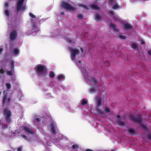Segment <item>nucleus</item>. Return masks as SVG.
I'll return each instance as SVG.
<instances>
[{
    "label": "nucleus",
    "instance_id": "obj_45",
    "mask_svg": "<svg viewBox=\"0 0 151 151\" xmlns=\"http://www.w3.org/2000/svg\"><path fill=\"white\" fill-rule=\"evenodd\" d=\"M147 52L149 55H151V49L150 50L148 51Z\"/></svg>",
    "mask_w": 151,
    "mask_h": 151
},
{
    "label": "nucleus",
    "instance_id": "obj_12",
    "mask_svg": "<svg viewBox=\"0 0 151 151\" xmlns=\"http://www.w3.org/2000/svg\"><path fill=\"white\" fill-rule=\"evenodd\" d=\"M110 27L113 29L114 31L119 32V29L117 28L115 24H113L112 23H110Z\"/></svg>",
    "mask_w": 151,
    "mask_h": 151
},
{
    "label": "nucleus",
    "instance_id": "obj_55",
    "mask_svg": "<svg viewBox=\"0 0 151 151\" xmlns=\"http://www.w3.org/2000/svg\"><path fill=\"white\" fill-rule=\"evenodd\" d=\"M111 151H114V150H113V149H112L111 150Z\"/></svg>",
    "mask_w": 151,
    "mask_h": 151
},
{
    "label": "nucleus",
    "instance_id": "obj_15",
    "mask_svg": "<svg viewBox=\"0 0 151 151\" xmlns=\"http://www.w3.org/2000/svg\"><path fill=\"white\" fill-rule=\"evenodd\" d=\"M6 73L8 76H12L14 73V69H11L10 70L6 71Z\"/></svg>",
    "mask_w": 151,
    "mask_h": 151
},
{
    "label": "nucleus",
    "instance_id": "obj_37",
    "mask_svg": "<svg viewBox=\"0 0 151 151\" xmlns=\"http://www.w3.org/2000/svg\"><path fill=\"white\" fill-rule=\"evenodd\" d=\"M119 38L122 39H125L126 38V37L125 36H123L121 35L119 36Z\"/></svg>",
    "mask_w": 151,
    "mask_h": 151
},
{
    "label": "nucleus",
    "instance_id": "obj_3",
    "mask_svg": "<svg viewBox=\"0 0 151 151\" xmlns=\"http://www.w3.org/2000/svg\"><path fill=\"white\" fill-rule=\"evenodd\" d=\"M61 6L62 7L69 11H74L76 10V8L73 7L71 5L65 1L62 2Z\"/></svg>",
    "mask_w": 151,
    "mask_h": 151
},
{
    "label": "nucleus",
    "instance_id": "obj_24",
    "mask_svg": "<svg viewBox=\"0 0 151 151\" xmlns=\"http://www.w3.org/2000/svg\"><path fill=\"white\" fill-rule=\"evenodd\" d=\"M97 88H92L90 90V92L91 93H95V92H96V91H97Z\"/></svg>",
    "mask_w": 151,
    "mask_h": 151
},
{
    "label": "nucleus",
    "instance_id": "obj_17",
    "mask_svg": "<svg viewBox=\"0 0 151 151\" xmlns=\"http://www.w3.org/2000/svg\"><path fill=\"white\" fill-rule=\"evenodd\" d=\"M91 7L93 9L96 10L100 9L97 5L93 4H91Z\"/></svg>",
    "mask_w": 151,
    "mask_h": 151
},
{
    "label": "nucleus",
    "instance_id": "obj_34",
    "mask_svg": "<svg viewBox=\"0 0 151 151\" xmlns=\"http://www.w3.org/2000/svg\"><path fill=\"white\" fill-rule=\"evenodd\" d=\"M104 111L106 112L110 113V111L108 107H106L104 109Z\"/></svg>",
    "mask_w": 151,
    "mask_h": 151
},
{
    "label": "nucleus",
    "instance_id": "obj_29",
    "mask_svg": "<svg viewBox=\"0 0 151 151\" xmlns=\"http://www.w3.org/2000/svg\"><path fill=\"white\" fill-rule=\"evenodd\" d=\"M77 17L79 19H82L83 18V15L81 14H79L77 15Z\"/></svg>",
    "mask_w": 151,
    "mask_h": 151
},
{
    "label": "nucleus",
    "instance_id": "obj_28",
    "mask_svg": "<svg viewBox=\"0 0 151 151\" xmlns=\"http://www.w3.org/2000/svg\"><path fill=\"white\" fill-rule=\"evenodd\" d=\"M128 132L130 133V134L131 135L135 133V131L132 129H128Z\"/></svg>",
    "mask_w": 151,
    "mask_h": 151
},
{
    "label": "nucleus",
    "instance_id": "obj_41",
    "mask_svg": "<svg viewBox=\"0 0 151 151\" xmlns=\"http://www.w3.org/2000/svg\"><path fill=\"white\" fill-rule=\"evenodd\" d=\"M35 120L39 122L41 121V119L39 118H36L35 119Z\"/></svg>",
    "mask_w": 151,
    "mask_h": 151
},
{
    "label": "nucleus",
    "instance_id": "obj_25",
    "mask_svg": "<svg viewBox=\"0 0 151 151\" xmlns=\"http://www.w3.org/2000/svg\"><path fill=\"white\" fill-rule=\"evenodd\" d=\"M72 147L73 150L75 149H77L79 147V145L77 144H74L72 146Z\"/></svg>",
    "mask_w": 151,
    "mask_h": 151
},
{
    "label": "nucleus",
    "instance_id": "obj_8",
    "mask_svg": "<svg viewBox=\"0 0 151 151\" xmlns=\"http://www.w3.org/2000/svg\"><path fill=\"white\" fill-rule=\"evenodd\" d=\"M69 50L71 52V59L72 60H74L76 58V54H78L79 50L77 49H73L72 47H69Z\"/></svg>",
    "mask_w": 151,
    "mask_h": 151
},
{
    "label": "nucleus",
    "instance_id": "obj_10",
    "mask_svg": "<svg viewBox=\"0 0 151 151\" xmlns=\"http://www.w3.org/2000/svg\"><path fill=\"white\" fill-rule=\"evenodd\" d=\"M124 29L125 30H128L133 29L131 24L128 23H125L123 24Z\"/></svg>",
    "mask_w": 151,
    "mask_h": 151
},
{
    "label": "nucleus",
    "instance_id": "obj_6",
    "mask_svg": "<svg viewBox=\"0 0 151 151\" xmlns=\"http://www.w3.org/2000/svg\"><path fill=\"white\" fill-rule=\"evenodd\" d=\"M32 26L31 29L30 28V29L27 31L26 33L27 35H32L34 32H37V31L36 24L34 23H32Z\"/></svg>",
    "mask_w": 151,
    "mask_h": 151
},
{
    "label": "nucleus",
    "instance_id": "obj_23",
    "mask_svg": "<svg viewBox=\"0 0 151 151\" xmlns=\"http://www.w3.org/2000/svg\"><path fill=\"white\" fill-rule=\"evenodd\" d=\"M49 76L50 78H54L55 77V74L54 72L52 71H50Z\"/></svg>",
    "mask_w": 151,
    "mask_h": 151
},
{
    "label": "nucleus",
    "instance_id": "obj_52",
    "mask_svg": "<svg viewBox=\"0 0 151 151\" xmlns=\"http://www.w3.org/2000/svg\"><path fill=\"white\" fill-rule=\"evenodd\" d=\"M61 15H64V12H62L61 13Z\"/></svg>",
    "mask_w": 151,
    "mask_h": 151
},
{
    "label": "nucleus",
    "instance_id": "obj_14",
    "mask_svg": "<svg viewBox=\"0 0 151 151\" xmlns=\"http://www.w3.org/2000/svg\"><path fill=\"white\" fill-rule=\"evenodd\" d=\"M23 128L25 131L28 133L32 134L34 133L33 131L30 129L29 128L27 127L26 126H24Z\"/></svg>",
    "mask_w": 151,
    "mask_h": 151
},
{
    "label": "nucleus",
    "instance_id": "obj_54",
    "mask_svg": "<svg viewBox=\"0 0 151 151\" xmlns=\"http://www.w3.org/2000/svg\"><path fill=\"white\" fill-rule=\"evenodd\" d=\"M78 62L79 63H81V61H78Z\"/></svg>",
    "mask_w": 151,
    "mask_h": 151
},
{
    "label": "nucleus",
    "instance_id": "obj_48",
    "mask_svg": "<svg viewBox=\"0 0 151 151\" xmlns=\"http://www.w3.org/2000/svg\"><path fill=\"white\" fill-rule=\"evenodd\" d=\"M80 50H81L82 53H83L84 52V50H83V48L82 47H81L80 48Z\"/></svg>",
    "mask_w": 151,
    "mask_h": 151
},
{
    "label": "nucleus",
    "instance_id": "obj_11",
    "mask_svg": "<svg viewBox=\"0 0 151 151\" xmlns=\"http://www.w3.org/2000/svg\"><path fill=\"white\" fill-rule=\"evenodd\" d=\"M5 91H4L3 92V94L4 95L3 96V99L2 101V103L3 105L5 104L6 103V101L7 100V96H8V93H5Z\"/></svg>",
    "mask_w": 151,
    "mask_h": 151
},
{
    "label": "nucleus",
    "instance_id": "obj_18",
    "mask_svg": "<svg viewBox=\"0 0 151 151\" xmlns=\"http://www.w3.org/2000/svg\"><path fill=\"white\" fill-rule=\"evenodd\" d=\"M66 41L67 42L70 43H73L74 44L75 42V41L74 40H71L70 38H66Z\"/></svg>",
    "mask_w": 151,
    "mask_h": 151
},
{
    "label": "nucleus",
    "instance_id": "obj_39",
    "mask_svg": "<svg viewBox=\"0 0 151 151\" xmlns=\"http://www.w3.org/2000/svg\"><path fill=\"white\" fill-rule=\"evenodd\" d=\"M9 5L8 2H6L4 4V6L5 7L7 8L9 6Z\"/></svg>",
    "mask_w": 151,
    "mask_h": 151
},
{
    "label": "nucleus",
    "instance_id": "obj_35",
    "mask_svg": "<svg viewBox=\"0 0 151 151\" xmlns=\"http://www.w3.org/2000/svg\"><path fill=\"white\" fill-rule=\"evenodd\" d=\"M29 15L30 17L33 18H34L36 17L33 14H32V13H29Z\"/></svg>",
    "mask_w": 151,
    "mask_h": 151
},
{
    "label": "nucleus",
    "instance_id": "obj_2",
    "mask_svg": "<svg viewBox=\"0 0 151 151\" xmlns=\"http://www.w3.org/2000/svg\"><path fill=\"white\" fill-rule=\"evenodd\" d=\"M129 118L132 121L138 123L139 124H141L142 122V115L141 114L136 115L135 117L132 115H130L129 116Z\"/></svg>",
    "mask_w": 151,
    "mask_h": 151
},
{
    "label": "nucleus",
    "instance_id": "obj_13",
    "mask_svg": "<svg viewBox=\"0 0 151 151\" xmlns=\"http://www.w3.org/2000/svg\"><path fill=\"white\" fill-rule=\"evenodd\" d=\"M50 130L52 133L53 134H55L56 133L55 128V125L51 123L50 125Z\"/></svg>",
    "mask_w": 151,
    "mask_h": 151
},
{
    "label": "nucleus",
    "instance_id": "obj_33",
    "mask_svg": "<svg viewBox=\"0 0 151 151\" xmlns=\"http://www.w3.org/2000/svg\"><path fill=\"white\" fill-rule=\"evenodd\" d=\"M6 86L7 89H9L11 87V84L9 83H6Z\"/></svg>",
    "mask_w": 151,
    "mask_h": 151
},
{
    "label": "nucleus",
    "instance_id": "obj_19",
    "mask_svg": "<svg viewBox=\"0 0 151 151\" xmlns=\"http://www.w3.org/2000/svg\"><path fill=\"white\" fill-rule=\"evenodd\" d=\"M13 52L14 54L17 55L19 53V50L17 48H15L13 50Z\"/></svg>",
    "mask_w": 151,
    "mask_h": 151
},
{
    "label": "nucleus",
    "instance_id": "obj_42",
    "mask_svg": "<svg viewBox=\"0 0 151 151\" xmlns=\"http://www.w3.org/2000/svg\"><path fill=\"white\" fill-rule=\"evenodd\" d=\"M148 139L151 140V134H149L148 136Z\"/></svg>",
    "mask_w": 151,
    "mask_h": 151
},
{
    "label": "nucleus",
    "instance_id": "obj_56",
    "mask_svg": "<svg viewBox=\"0 0 151 151\" xmlns=\"http://www.w3.org/2000/svg\"><path fill=\"white\" fill-rule=\"evenodd\" d=\"M1 92L0 91V95H1Z\"/></svg>",
    "mask_w": 151,
    "mask_h": 151
},
{
    "label": "nucleus",
    "instance_id": "obj_7",
    "mask_svg": "<svg viewBox=\"0 0 151 151\" xmlns=\"http://www.w3.org/2000/svg\"><path fill=\"white\" fill-rule=\"evenodd\" d=\"M4 115L5 116V120L8 123H10L11 120V112L9 110L4 109L3 111Z\"/></svg>",
    "mask_w": 151,
    "mask_h": 151
},
{
    "label": "nucleus",
    "instance_id": "obj_16",
    "mask_svg": "<svg viewBox=\"0 0 151 151\" xmlns=\"http://www.w3.org/2000/svg\"><path fill=\"white\" fill-rule=\"evenodd\" d=\"M116 122L118 123V124L121 126H123L125 124V122L121 121L120 119L117 121Z\"/></svg>",
    "mask_w": 151,
    "mask_h": 151
},
{
    "label": "nucleus",
    "instance_id": "obj_40",
    "mask_svg": "<svg viewBox=\"0 0 151 151\" xmlns=\"http://www.w3.org/2000/svg\"><path fill=\"white\" fill-rule=\"evenodd\" d=\"M4 73V70L2 68H1L0 70V73L3 74Z\"/></svg>",
    "mask_w": 151,
    "mask_h": 151
},
{
    "label": "nucleus",
    "instance_id": "obj_44",
    "mask_svg": "<svg viewBox=\"0 0 151 151\" xmlns=\"http://www.w3.org/2000/svg\"><path fill=\"white\" fill-rule=\"evenodd\" d=\"M22 148L21 147H18L17 149V151H22Z\"/></svg>",
    "mask_w": 151,
    "mask_h": 151
},
{
    "label": "nucleus",
    "instance_id": "obj_57",
    "mask_svg": "<svg viewBox=\"0 0 151 151\" xmlns=\"http://www.w3.org/2000/svg\"><path fill=\"white\" fill-rule=\"evenodd\" d=\"M7 151H12V150H7Z\"/></svg>",
    "mask_w": 151,
    "mask_h": 151
},
{
    "label": "nucleus",
    "instance_id": "obj_36",
    "mask_svg": "<svg viewBox=\"0 0 151 151\" xmlns=\"http://www.w3.org/2000/svg\"><path fill=\"white\" fill-rule=\"evenodd\" d=\"M142 127L145 130H147V126L145 125L144 124H142L141 125Z\"/></svg>",
    "mask_w": 151,
    "mask_h": 151
},
{
    "label": "nucleus",
    "instance_id": "obj_5",
    "mask_svg": "<svg viewBox=\"0 0 151 151\" xmlns=\"http://www.w3.org/2000/svg\"><path fill=\"white\" fill-rule=\"evenodd\" d=\"M25 0H19L16 3V9L17 12L21 10H24L25 7L23 4Z\"/></svg>",
    "mask_w": 151,
    "mask_h": 151
},
{
    "label": "nucleus",
    "instance_id": "obj_50",
    "mask_svg": "<svg viewBox=\"0 0 151 151\" xmlns=\"http://www.w3.org/2000/svg\"><path fill=\"white\" fill-rule=\"evenodd\" d=\"M10 100H11V99L10 98H8L7 99L8 102H9L10 101Z\"/></svg>",
    "mask_w": 151,
    "mask_h": 151
},
{
    "label": "nucleus",
    "instance_id": "obj_31",
    "mask_svg": "<svg viewBox=\"0 0 151 151\" xmlns=\"http://www.w3.org/2000/svg\"><path fill=\"white\" fill-rule=\"evenodd\" d=\"M87 101L85 99H83L82 100L81 102V105H84L85 104H87Z\"/></svg>",
    "mask_w": 151,
    "mask_h": 151
},
{
    "label": "nucleus",
    "instance_id": "obj_53",
    "mask_svg": "<svg viewBox=\"0 0 151 151\" xmlns=\"http://www.w3.org/2000/svg\"><path fill=\"white\" fill-rule=\"evenodd\" d=\"M114 19L116 20H117V18L116 17H115L114 18Z\"/></svg>",
    "mask_w": 151,
    "mask_h": 151
},
{
    "label": "nucleus",
    "instance_id": "obj_38",
    "mask_svg": "<svg viewBox=\"0 0 151 151\" xmlns=\"http://www.w3.org/2000/svg\"><path fill=\"white\" fill-rule=\"evenodd\" d=\"M109 13L110 14V16H113L114 15V13L113 11H109Z\"/></svg>",
    "mask_w": 151,
    "mask_h": 151
},
{
    "label": "nucleus",
    "instance_id": "obj_9",
    "mask_svg": "<svg viewBox=\"0 0 151 151\" xmlns=\"http://www.w3.org/2000/svg\"><path fill=\"white\" fill-rule=\"evenodd\" d=\"M17 36V33L16 31H13L10 34L9 38L11 41H14Z\"/></svg>",
    "mask_w": 151,
    "mask_h": 151
},
{
    "label": "nucleus",
    "instance_id": "obj_47",
    "mask_svg": "<svg viewBox=\"0 0 151 151\" xmlns=\"http://www.w3.org/2000/svg\"><path fill=\"white\" fill-rule=\"evenodd\" d=\"M141 44L143 45H145V43L144 41H141Z\"/></svg>",
    "mask_w": 151,
    "mask_h": 151
},
{
    "label": "nucleus",
    "instance_id": "obj_4",
    "mask_svg": "<svg viewBox=\"0 0 151 151\" xmlns=\"http://www.w3.org/2000/svg\"><path fill=\"white\" fill-rule=\"evenodd\" d=\"M101 100L102 98L101 97H98L96 99L97 108L96 111L99 114L101 115H102L104 113V112L103 110L99 108L102 106Z\"/></svg>",
    "mask_w": 151,
    "mask_h": 151
},
{
    "label": "nucleus",
    "instance_id": "obj_46",
    "mask_svg": "<svg viewBox=\"0 0 151 151\" xmlns=\"http://www.w3.org/2000/svg\"><path fill=\"white\" fill-rule=\"evenodd\" d=\"M22 137L24 138V139H27V137L25 135H22Z\"/></svg>",
    "mask_w": 151,
    "mask_h": 151
},
{
    "label": "nucleus",
    "instance_id": "obj_1",
    "mask_svg": "<svg viewBox=\"0 0 151 151\" xmlns=\"http://www.w3.org/2000/svg\"><path fill=\"white\" fill-rule=\"evenodd\" d=\"M36 74L41 77L46 76L48 74L47 67L41 64L37 65L35 68Z\"/></svg>",
    "mask_w": 151,
    "mask_h": 151
},
{
    "label": "nucleus",
    "instance_id": "obj_32",
    "mask_svg": "<svg viewBox=\"0 0 151 151\" xmlns=\"http://www.w3.org/2000/svg\"><path fill=\"white\" fill-rule=\"evenodd\" d=\"M64 78V77L63 76L61 75H59L58 77V78L59 80L63 79Z\"/></svg>",
    "mask_w": 151,
    "mask_h": 151
},
{
    "label": "nucleus",
    "instance_id": "obj_22",
    "mask_svg": "<svg viewBox=\"0 0 151 151\" xmlns=\"http://www.w3.org/2000/svg\"><path fill=\"white\" fill-rule=\"evenodd\" d=\"M91 82L92 83H93V85L96 84L97 82L96 79L94 77H92Z\"/></svg>",
    "mask_w": 151,
    "mask_h": 151
},
{
    "label": "nucleus",
    "instance_id": "obj_30",
    "mask_svg": "<svg viewBox=\"0 0 151 151\" xmlns=\"http://www.w3.org/2000/svg\"><path fill=\"white\" fill-rule=\"evenodd\" d=\"M4 13L5 15L7 17H9V13L8 10H5L4 11Z\"/></svg>",
    "mask_w": 151,
    "mask_h": 151
},
{
    "label": "nucleus",
    "instance_id": "obj_26",
    "mask_svg": "<svg viewBox=\"0 0 151 151\" xmlns=\"http://www.w3.org/2000/svg\"><path fill=\"white\" fill-rule=\"evenodd\" d=\"M132 47L134 49H136L137 48V45L135 43H132L131 44Z\"/></svg>",
    "mask_w": 151,
    "mask_h": 151
},
{
    "label": "nucleus",
    "instance_id": "obj_49",
    "mask_svg": "<svg viewBox=\"0 0 151 151\" xmlns=\"http://www.w3.org/2000/svg\"><path fill=\"white\" fill-rule=\"evenodd\" d=\"M3 50V49L2 48H0V54L1 53Z\"/></svg>",
    "mask_w": 151,
    "mask_h": 151
},
{
    "label": "nucleus",
    "instance_id": "obj_20",
    "mask_svg": "<svg viewBox=\"0 0 151 151\" xmlns=\"http://www.w3.org/2000/svg\"><path fill=\"white\" fill-rule=\"evenodd\" d=\"M14 60H12L11 61L10 64L11 65V66L10 68H11V69H13L14 70Z\"/></svg>",
    "mask_w": 151,
    "mask_h": 151
},
{
    "label": "nucleus",
    "instance_id": "obj_43",
    "mask_svg": "<svg viewBox=\"0 0 151 151\" xmlns=\"http://www.w3.org/2000/svg\"><path fill=\"white\" fill-rule=\"evenodd\" d=\"M82 6L83 7L86 9H88V8L86 5H82Z\"/></svg>",
    "mask_w": 151,
    "mask_h": 151
},
{
    "label": "nucleus",
    "instance_id": "obj_21",
    "mask_svg": "<svg viewBox=\"0 0 151 151\" xmlns=\"http://www.w3.org/2000/svg\"><path fill=\"white\" fill-rule=\"evenodd\" d=\"M101 17L98 14H96L95 16V19L97 21L101 20Z\"/></svg>",
    "mask_w": 151,
    "mask_h": 151
},
{
    "label": "nucleus",
    "instance_id": "obj_51",
    "mask_svg": "<svg viewBox=\"0 0 151 151\" xmlns=\"http://www.w3.org/2000/svg\"><path fill=\"white\" fill-rule=\"evenodd\" d=\"M120 117L121 116L119 115H118L116 116V117L118 118H120Z\"/></svg>",
    "mask_w": 151,
    "mask_h": 151
},
{
    "label": "nucleus",
    "instance_id": "obj_27",
    "mask_svg": "<svg viewBox=\"0 0 151 151\" xmlns=\"http://www.w3.org/2000/svg\"><path fill=\"white\" fill-rule=\"evenodd\" d=\"M112 8L114 9H116L119 8V6L117 4H115L113 5Z\"/></svg>",
    "mask_w": 151,
    "mask_h": 151
}]
</instances>
